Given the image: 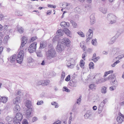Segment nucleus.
<instances>
[{"instance_id":"obj_1","label":"nucleus","mask_w":124,"mask_h":124,"mask_svg":"<svg viewBox=\"0 0 124 124\" xmlns=\"http://www.w3.org/2000/svg\"><path fill=\"white\" fill-rule=\"evenodd\" d=\"M58 42L56 48V50L58 52H61L64 50L66 46L69 47L70 45V41L69 39L67 38H65L62 39L61 42Z\"/></svg>"},{"instance_id":"obj_2","label":"nucleus","mask_w":124,"mask_h":124,"mask_svg":"<svg viewBox=\"0 0 124 124\" xmlns=\"http://www.w3.org/2000/svg\"><path fill=\"white\" fill-rule=\"evenodd\" d=\"M23 118V115L22 114L20 113H16V116L13 119L8 117V124H11V123H9L10 122H13L14 124H18L19 123L20 124V122L21 121Z\"/></svg>"},{"instance_id":"obj_3","label":"nucleus","mask_w":124,"mask_h":124,"mask_svg":"<svg viewBox=\"0 0 124 124\" xmlns=\"http://www.w3.org/2000/svg\"><path fill=\"white\" fill-rule=\"evenodd\" d=\"M46 53L47 57L50 59L56 56L55 49L51 45H49L48 46V50Z\"/></svg>"},{"instance_id":"obj_4","label":"nucleus","mask_w":124,"mask_h":124,"mask_svg":"<svg viewBox=\"0 0 124 124\" xmlns=\"http://www.w3.org/2000/svg\"><path fill=\"white\" fill-rule=\"evenodd\" d=\"M116 76L114 74H112L110 75L108 77V80H110V83L111 85L115 88L118 85V82L116 80Z\"/></svg>"},{"instance_id":"obj_5","label":"nucleus","mask_w":124,"mask_h":124,"mask_svg":"<svg viewBox=\"0 0 124 124\" xmlns=\"http://www.w3.org/2000/svg\"><path fill=\"white\" fill-rule=\"evenodd\" d=\"M24 55V51L21 50L18 53L16 58V61L17 63L21 64L23 61Z\"/></svg>"},{"instance_id":"obj_6","label":"nucleus","mask_w":124,"mask_h":124,"mask_svg":"<svg viewBox=\"0 0 124 124\" xmlns=\"http://www.w3.org/2000/svg\"><path fill=\"white\" fill-rule=\"evenodd\" d=\"M107 18L108 20H110V23L112 24L116 22L117 17L112 14L110 13L108 14Z\"/></svg>"},{"instance_id":"obj_7","label":"nucleus","mask_w":124,"mask_h":124,"mask_svg":"<svg viewBox=\"0 0 124 124\" xmlns=\"http://www.w3.org/2000/svg\"><path fill=\"white\" fill-rule=\"evenodd\" d=\"M37 43L36 42H33L30 46L28 50L30 53H32L36 51Z\"/></svg>"},{"instance_id":"obj_8","label":"nucleus","mask_w":124,"mask_h":124,"mask_svg":"<svg viewBox=\"0 0 124 124\" xmlns=\"http://www.w3.org/2000/svg\"><path fill=\"white\" fill-rule=\"evenodd\" d=\"M93 31L92 29H89L86 34V36L88 38L87 39L86 42H88L90 39L92 38L93 36Z\"/></svg>"},{"instance_id":"obj_9","label":"nucleus","mask_w":124,"mask_h":124,"mask_svg":"<svg viewBox=\"0 0 124 124\" xmlns=\"http://www.w3.org/2000/svg\"><path fill=\"white\" fill-rule=\"evenodd\" d=\"M27 38L24 37H22L21 39V44L20 47V48H22L23 46H25L27 42Z\"/></svg>"},{"instance_id":"obj_10","label":"nucleus","mask_w":124,"mask_h":124,"mask_svg":"<svg viewBox=\"0 0 124 124\" xmlns=\"http://www.w3.org/2000/svg\"><path fill=\"white\" fill-rule=\"evenodd\" d=\"M90 22L91 24H93L95 22V19L94 14H92L90 16Z\"/></svg>"},{"instance_id":"obj_11","label":"nucleus","mask_w":124,"mask_h":124,"mask_svg":"<svg viewBox=\"0 0 124 124\" xmlns=\"http://www.w3.org/2000/svg\"><path fill=\"white\" fill-rule=\"evenodd\" d=\"M69 85L72 87H76L77 86V81L74 79H71L69 82Z\"/></svg>"},{"instance_id":"obj_12","label":"nucleus","mask_w":124,"mask_h":124,"mask_svg":"<svg viewBox=\"0 0 124 124\" xmlns=\"http://www.w3.org/2000/svg\"><path fill=\"white\" fill-rule=\"evenodd\" d=\"M31 106V101L29 100H27L25 103V106L30 111L32 110Z\"/></svg>"},{"instance_id":"obj_13","label":"nucleus","mask_w":124,"mask_h":124,"mask_svg":"<svg viewBox=\"0 0 124 124\" xmlns=\"http://www.w3.org/2000/svg\"><path fill=\"white\" fill-rule=\"evenodd\" d=\"M21 96H17L14 100L13 103L14 104H17L20 102L21 101Z\"/></svg>"},{"instance_id":"obj_14","label":"nucleus","mask_w":124,"mask_h":124,"mask_svg":"<svg viewBox=\"0 0 124 124\" xmlns=\"http://www.w3.org/2000/svg\"><path fill=\"white\" fill-rule=\"evenodd\" d=\"M13 109L14 113L16 114L17 113H18L19 112L20 110V108L18 105L16 104L14 106Z\"/></svg>"},{"instance_id":"obj_15","label":"nucleus","mask_w":124,"mask_h":124,"mask_svg":"<svg viewBox=\"0 0 124 124\" xmlns=\"http://www.w3.org/2000/svg\"><path fill=\"white\" fill-rule=\"evenodd\" d=\"M63 31L68 36L71 37L70 35H71L70 31L69 29L66 28H65L63 29Z\"/></svg>"},{"instance_id":"obj_16","label":"nucleus","mask_w":124,"mask_h":124,"mask_svg":"<svg viewBox=\"0 0 124 124\" xmlns=\"http://www.w3.org/2000/svg\"><path fill=\"white\" fill-rule=\"evenodd\" d=\"M92 113L90 110H88L87 111L86 113L84 115V117L86 119H87L89 116L92 115Z\"/></svg>"},{"instance_id":"obj_17","label":"nucleus","mask_w":124,"mask_h":124,"mask_svg":"<svg viewBox=\"0 0 124 124\" xmlns=\"http://www.w3.org/2000/svg\"><path fill=\"white\" fill-rule=\"evenodd\" d=\"M16 54H14L10 57V62H15L16 59Z\"/></svg>"},{"instance_id":"obj_18","label":"nucleus","mask_w":124,"mask_h":124,"mask_svg":"<svg viewBox=\"0 0 124 124\" xmlns=\"http://www.w3.org/2000/svg\"><path fill=\"white\" fill-rule=\"evenodd\" d=\"M63 32V30L59 29L57 31L56 34L57 36H62Z\"/></svg>"},{"instance_id":"obj_19","label":"nucleus","mask_w":124,"mask_h":124,"mask_svg":"<svg viewBox=\"0 0 124 124\" xmlns=\"http://www.w3.org/2000/svg\"><path fill=\"white\" fill-rule=\"evenodd\" d=\"M46 46V43L44 42H41L40 44V46L39 47L40 49H42L45 47Z\"/></svg>"},{"instance_id":"obj_20","label":"nucleus","mask_w":124,"mask_h":124,"mask_svg":"<svg viewBox=\"0 0 124 124\" xmlns=\"http://www.w3.org/2000/svg\"><path fill=\"white\" fill-rule=\"evenodd\" d=\"M37 56L39 57H42L43 55L41 54V50L39 49V50H37L36 51Z\"/></svg>"},{"instance_id":"obj_21","label":"nucleus","mask_w":124,"mask_h":124,"mask_svg":"<svg viewBox=\"0 0 124 124\" xmlns=\"http://www.w3.org/2000/svg\"><path fill=\"white\" fill-rule=\"evenodd\" d=\"M123 118H122L120 116H118L116 118V120L119 123H122L124 120Z\"/></svg>"},{"instance_id":"obj_22","label":"nucleus","mask_w":124,"mask_h":124,"mask_svg":"<svg viewBox=\"0 0 124 124\" xmlns=\"http://www.w3.org/2000/svg\"><path fill=\"white\" fill-rule=\"evenodd\" d=\"M50 82V81L49 80H44L42 81L43 84L42 85L43 86L46 85H48Z\"/></svg>"},{"instance_id":"obj_23","label":"nucleus","mask_w":124,"mask_h":124,"mask_svg":"<svg viewBox=\"0 0 124 124\" xmlns=\"http://www.w3.org/2000/svg\"><path fill=\"white\" fill-rule=\"evenodd\" d=\"M96 86V85L91 84L89 86V88L90 89L92 90H94L95 89V87Z\"/></svg>"},{"instance_id":"obj_24","label":"nucleus","mask_w":124,"mask_h":124,"mask_svg":"<svg viewBox=\"0 0 124 124\" xmlns=\"http://www.w3.org/2000/svg\"><path fill=\"white\" fill-rule=\"evenodd\" d=\"M107 87L105 86H103L101 89V92L102 93H106Z\"/></svg>"},{"instance_id":"obj_25","label":"nucleus","mask_w":124,"mask_h":124,"mask_svg":"<svg viewBox=\"0 0 124 124\" xmlns=\"http://www.w3.org/2000/svg\"><path fill=\"white\" fill-rule=\"evenodd\" d=\"M85 64V62L83 60H81L80 61V67L83 69H84V65Z\"/></svg>"},{"instance_id":"obj_26","label":"nucleus","mask_w":124,"mask_h":124,"mask_svg":"<svg viewBox=\"0 0 124 124\" xmlns=\"http://www.w3.org/2000/svg\"><path fill=\"white\" fill-rule=\"evenodd\" d=\"M15 14L16 15L19 16H22L23 13L19 11H17L15 12Z\"/></svg>"},{"instance_id":"obj_27","label":"nucleus","mask_w":124,"mask_h":124,"mask_svg":"<svg viewBox=\"0 0 124 124\" xmlns=\"http://www.w3.org/2000/svg\"><path fill=\"white\" fill-rule=\"evenodd\" d=\"M89 68L90 69L92 68L93 69L94 68V64L92 62H90L89 64Z\"/></svg>"},{"instance_id":"obj_28","label":"nucleus","mask_w":124,"mask_h":124,"mask_svg":"<svg viewBox=\"0 0 124 124\" xmlns=\"http://www.w3.org/2000/svg\"><path fill=\"white\" fill-rule=\"evenodd\" d=\"M70 22L72 24V25L73 27L76 28L77 27V24L73 21L71 20L70 21Z\"/></svg>"},{"instance_id":"obj_29","label":"nucleus","mask_w":124,"mask_h":124,"mask_svg":"<svg viewBox=\"0 0 124 124\" xmlns=\"http://www.w3.org/2000/svg\"><path fill=\"white\" fill-rule=\"evenodd\" d=\"M8 41V35L5 37L3 39V42L4 44H7Z\"/></svg>"},{"instance_id":"obj_30","label":"nucleus","mask_w":124,"mask_h":124,"mask_svg":"<svg viewBox=\"0 0 124 124\" xmlns=\"http://www.w3.org/2000/svg\"><path fill=\"white\" fill-rule=\"evenodd\" d=\"M59 40V37H58V36H55L54 37L53 41V42H55V41H58Z\"/></svg>"},{"instance_id":"obj_31","label":"nucleus","mask_w":124,"mask_h":124,"mask_svg":"<svg viewBox=\"0 0 124 124\" xmlns=\"http://www.w3.org/2000/svg\"><path fill=\"white\" fill-rule=\"evenodd\" d=\"M17 30L21 34L22 33L24 32V30L23 29V28L22 27L18 28Z\"/></svg>"},{"instance_id":"obj_32","label":"nucleus","mask_w":124,"mask_h":124,"mask_svg":"<svg viewBox=\"0 0 124 124\" xmlns=\"http://www.w3.org/2000/svg\"><path fill=\"white\" fill-rule=\"evenodd\" d=\"M63 91H65L67 92H69L70 91V90L66 86H64L63 88Z\"/></svg>"},{"instance_id":"obj_33","label":"nucleus","mask_w":124,"mask_h":124,"mask_svg":"<svg viewBox=\"0 0 124 124\" xmlns=\"http://www.w3.org/2000/svg\"><path fill=\"white\" fill-rule=\"evenodd\" d=\"M100 10L104 14H105L107 12V11L106 9H103L102 8H101L100 9Z\"/></svg>"},{"instance_id":"obj_34","label":"nucleus","mask_w":124,"mask_h":124,"mask_svg":"<svg viewBox=\"0 0 124 124\" xmlns=\"http://www.w3.org/2000/svg\"><path fill=\"white\" fill-rule=\"evenodd\" d=\"M92 43L93 45L96 46V39H93L92 41Z\"/></svg>"},{"instance_id":"obj_35","label":"nucleus","mask_w":124,"mask_h":124,"mask_svg":"<svg viewBox=\"0 0 124 124\" xmlns=\"http://www.w3.org/2000/svg\"><path fill=\"white\" fill-rule=\"evenodd\" d=\"M51 104L53 105H55V108H58L59 106L58 104L56 103V102H52L51 103Z\"/></svg>"},{"instance_id":"obj_36","label":"nucleus","mask_w":124,"mask_h":124,"mask_svg":"<svg viewBox=\"0 0 124 124\" xmlns=\"http://www.w3.org/2000/svg\"><path fill=\"white\" fill-rule=\"evenodd\" d=\"M37 39V37L36 36H34L32 37L30 39V40L31 42H32L34 41L35 40Z\"/></svg>"},{"instance_id":"obj_37","label":"nucleus","mask_w":124,"mask_h":124,"mask_svg":"<svg viewBox=\"0 0 124 124\" xmlns=\"http://www.w3.org/2000/svg\"><path fill=\"white\" fill-rule=\"evenodd\" d=\"M66 22L64 21H63L61 22L60 23L61 26L62 27H65V26Z\"/></svg>"},{"instance_id":"obj_38","label":"nucleus","mask_w":124,"mask_h":124,"mask_svg":"<svg viewBox=\"0 0 124 124\" xmlns=\"http://www.w3.org/2000/svg\"><path fill=\"white\" fill-rule=\"evenodd\" d=\"M100 57L99 56L95 57L93 59H92V60L94 62H96L98 61V59H99Z\"/></svg>"},{"instance_id":"obj_39","label":"nucleus","mask_w":124,"mask_h":124,"mask_svg":"<svg viewBox=\"0 0 124 124\" xmlns=\"http://www.w3.org/2000/svg\"><path fill=\"white\" fill-rule=\"evenodd\" d=\"M78 34L82 37H85V35L84 33L82 31H80L78 32Z\"/></svg>"},{"instance_id":"obj_40","label":"nucleus","mask_w":124,"mask_h":124,"mask_svg":"<svg viewBox=\"0 0 124 124\" xmlns=\"http://www.w3.org/2000/svg\"><path fill=\"white\" fill-rule=\"evenodd\" d=\"M70 75H68L65 79V80L66 81H70Z\"/></svg>"},{"instance_id":"obj_41","label":"nucleus","mask_w":124,"mask_h":124,"mask_svg":"<svg viewBox=\"0 0 124 124\" xmlns=\"http://www.w3.org/2000/svg\"><path fill=\"white\" fill-rule=\"evenodd\" d=\"M32 111V110L30 111L29 109H28V110H27V112L26 113L27 116H28L31 115Z\"/></svg>"},{"instance_id":"obj_42","label":"nucleus","mask_w":124,"mask_h":124,"mask_svg":"<svg viewBox=\"0 0 124 124\" xmlns=\"http://www.w3.org/2000/svg\"><path fill=\"white\" fill-rule=\"evenodd\" d=\"M119 62L120 61L119 60L116 61L113 64H112V67H114L117 63H119Z\"/></svg>"},{"instance_id":"obj_43","label":"nucleus","mask_w":124,"mask_h":124,"mask_svg":"<svg viewBox=\"0 0 124 124\" xmlns=\"http://www.w3.org/2000/svg\"><path fill=\"white\" fill-rule=\"evenodd\" d=\"M43 103V102L42 101H37V104L38 105H39L42 104Z\"/></svg>"},{"instance_id":"obj_44","label":"nucleus","mask_w":124,"mask_h":124,"mask_svg":"<svg viewBox=\"0 0 124 124\" xmlns=\"http://www.w3.org/2000/svg\"><path fill=\"white\" fill-rule=\"evenodd\" d=\"M47 6L48 7L53 8H55L56 7V6L55 5H52L49 4H48Z\"/></svg>"},{"instance_id":"obj_45","label":"nucleus","mask_w":124,"mask_h":124,"mask_svg":"<svg viewBox=\"0 0 124 124\" xmlns=\"http://www.w3.org/2000/svg\"><path fill=\"white\" fill-rule=\"evenodd\" d=\"M61 121L60 120H58L54 122L53 124H61Z\"/></svg>"},{"instance_id":"obj_46","label":"nucleus","mask_w":124,"mask_h":124,"mask_svg":"<svg viewBox=\"0 0 124 124\" xmlns=\"http://www.w3.org/2000/svg\"><path fill=\"white\" fill-rule=\"evenodd\" d=\"M118 38V37L116 35H115L113 37L112 39L111 40L113 41H115V40L116 39Z\"/></svg>"},{"instance_id":"obj_47","label":"nucleus","mask_w":124,"mask_h":124,"mask_svg":"<svg viewBox=\"0 0 124 124\" xmlns=\"http://www.w3.org/2000/svg\"><path fill=\"white\" fill-rule=\"evenodd\" d=\"M124 57V54H122L118 56L119 59H121Z\"/></svg>"},{"instance_id":"obj_48","label":"nucleus","mask_w":124,"mask_h":124,"mask_svg":"<svg viewBox=\"0 0 124 124\" xmlns=\"http://www.w3.org/2000/svg\"><path fill=\"white\" fill-rule=\"evenodd\" d=\"M70 65H68V66L70 68H73L74 67V66L75 65L74 64H71V63H70Z\"/></svg>"},{"instance_id":"obj_49","label":"nucleus","mask_w":124,"mask_h":124,"mask_svg":"<svg viewBox=\"0 0 124 124\" xmlns=\"http://www.w3.org/2000/svg\"><path fill=\"white\" fill-rule=\"evenodd\" d=\"M42 81V80H40L38 81L37 83V85H39L43 84Z\"/></svg>"},{"instance_id":"obj_50","label":"nucleus","mask_w":124,"mask_h":124,"mask_svg":"<svg viewBox=\"0 0 124 124\" xmlns=\"http://www.w3.org/2000/svg\"><path fill=\"white\" fill-rule=\"evenodd\" d=\"M22 124H28L27 121L26 119H25L23 121Z\"/></svg>"},{"instance_id":"obj_51","label":"nucleus","mask_w":124,"mask_h":124,"mask_svg":"<svg viewBox=\"0 0 124 124\" xmlns=\"http://www.w3.org/2000/svg\"><path fill=\"white\" fill-rule=\"evenodd\" d=\"M51 13V10H48L46 13V14L47 15H50Z\"/></svg>"},{"instance_id":"obj_52","label":"nucleus","mask_w":124,"mask_h":124,"mask_svg":"<svg viewBox=\"0 0 124 124\" xmlns=\"http://www.w3.org/2000/svg\"><path fill=\"white\" fill-rule=\"evenodd\" d=\"M65 24V28L68 27H69L70 25V24L69 23L66 22V23Z\"/></svg>"},{"instance_id":"obj_53","label":"nucleus","mask_w":124,"mask_h":124,"mask_svg":"<svg viewBox=\"0 0 124 124\" xmlns=\"http://www.w3.org/2000/svg\"><path fill=\"white\" fill-rule=\"evenodd\" d=\"M104 105L105 104L103 102H102L100 104L99 106L102 107L104 106Z\"/></svg>"},{"instance_id":"obj_54","label":"nucleus","mask_w":124,"mask_h":124,"mask_svg":"<svg viewBox=\"0 0 124 124\" xmlns=\"http://www.w3.org/2000/svg\"><path fill=\"white\" fill-rule=\"evenodd\" d=\"M65 77V73L63 71L62 72L61 77L64 78Z\"/></svg>"},{"instance_id":"obj_55","label":"nucleus","mask_w":124,"mask_h":124,"mask_svg":"<svg viewBox=\"0 0 124 124\" xmlns=\"http://www.w3.org/2000/svg\"><path fill=\"white\" fill-rule=\"evenodd\" d=\"M21 93L20 91H18V92L16 93V95L17 96H21L20 94Z\"/></svg>"},{"instance_id":"obj_56","label":"nucleus","mask_w":124,"mask_h":124,"mask_svg":"<svg viewBox=\"0 0 124 124\" xmlns=\"http://www.w3.org/2000/svg\"><path fill=\"white\" fill-rule=\"evenodd\" d=\"M108 73V74H109L111 73H112L113 72V71L112 70H110L108 71H106V72Z\"/></svg>"},{"instance_id":"obj_57","label":"nucleus","mask_w":124,"mask_h":124,"mask_svg":"<svg viewBox=\"0 0 124 124\" xmlns=\"http://www.w3.org/2000/svg\"><path fill=\"white\" fill-rule=\"evenodd\" d=\"M37 120V118L36 117H33L32 119V122H34L36 121Z\"/></svg>"},{"instance_id":"obj_58","label":"nucleus","mask_w":124,"mask_h":124,"mask_svg":"<svg viewBox=\"0 0 124 124\" xmlns=\"http://www.w3.org/2000/svg\"><path fill=\"white\" fill-rule=\"evenodd\" d=\"M76 108V106L74 105L73 106V108L72 110V111L73 112H75V109Z\"/></svg>"},{"instance_id":"obj_59","label":"nucleus","mask_w":124,"mask_h":124,"mask_svg":"<svg viewBox=\"0 0 124 124\" xmlns=\"http://www.w3.org/2000/svg\"><path fill=\"white\" fill-rule=\"evenodd\" d=\"M85 53H84L82 54V58L83 59H84V60H85Z\"/></svg>"},{"instance_id":"obj_60","label":"nucleus","mask_w":124,"mask_h":124,"mask_svg":"<svg viewBox=\"0 0 124 124\" xmlns=\"http://www.w3.org/2000/svg\"><path fill=\"white\" fill-rule=\"evenodd\" d=\"M108 101L107 100V99H105L103 100V101L102 102H103L105 104Z\"/></svg>"},{"instance_id":"obj_61","label":"nucleus","mask_w":124,"mask_h":124,"mask_svg":"<svg viewBox=\"0 0 124 124\" xmlns=\"http://www.w3.org/2000/svg\"><path fill=\"white\" fill-rule=\"evenodd\" d=\"M86 47V46H85V44H84V45H83V46L81 47V48H83V50L84 51L85 50Z\"/></svg>"},{"instance_id":"obj_62","label":"nucleus","mask_w":124,"mask_h":124,"mask_svg":"<svg viewBox=\"0 0 124 124\" xmlns=\"http://www.w3.org/2000/svg\"><path fill=\"white\" fill-rule=\"evenodd\" d=\"M85 44V42H82L80 43V46L81 47L83 46V45Z\"/></svg>"},{"instance_id":"obj_63","label":"nucleus","mask_w":124,"mask_h":124,"mask_svg":"<svg viewBox=\"0 0 124 124\" xmlns=\"http://www.w3.org/2000/svg\"><path fill=\"white\" fill-rule=\"evenodd\" d=\"M120 116L122 118H123V119H124V116L121 113H120L119 116Z\"/></svg>"},{"instance_id":"obj_64","label":"nucleus","mask_w":124,"mask_h":124,"mask_svg":"<svg viewBox=\"0 0 124 124\" xmlns=\"http://www.w3.org/2000/svg\"><path fill=\"white\" fill-rule=\"evenodd\" d=\"M114 42V41H113L112 40L108 42V43L109 44H112Z\"/></svg>"}]
</instances>
